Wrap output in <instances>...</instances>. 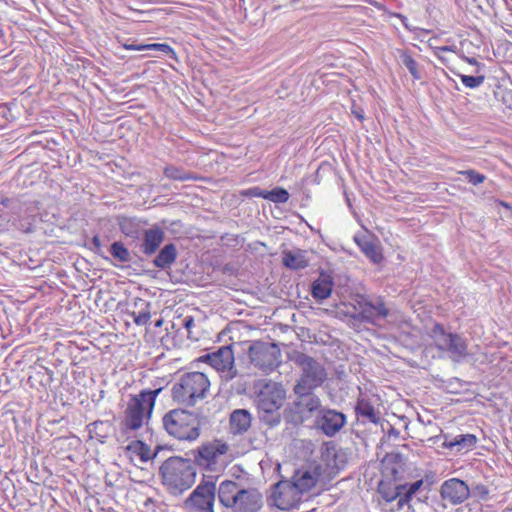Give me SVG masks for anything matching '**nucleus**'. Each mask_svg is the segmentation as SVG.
<instances>
[{"mask_svg": "<svg viewBox=\"0 0 512 512\" xmlns=\"http://www.w3.org/2000/svg\"><path fill=\"white\" fill-rule=\"evenodd\" d=\"M389 15L391 17H396V18H399L402 22V24L404 25V27L409 30V31H413L415 30V28H413L412 26L409 25L408 23V19L406 16L400 14V13H396V12H389Z\"/></svg>", "mask_w": 512, "mask_h": 512, "instance_id": "58836bf2", "label": "nucleus"}, {"mask_svg": "<svg viewBox=\"0 0 512 512\" xmlns=\"http://www.w3.org/2000/svg\"><path fill=\"white\" fill-rule=\"evenodd\" d=\"M460 79L462 84L467 88H478L484 83L485 77L483 75L480 76H470V75H460Z\"/></svg>", "mask_w": 512, "mask_h": 512, "instance_id": "f704fd0d", "label": "nucleus"}, {"mask_svg": "<svg viewBox=\"0 0 512 512\" xmlns=\"http://www.w3.org/2000/svg\"><path fill=\"white\" fill-rule=\"evenodd\" d=\"M266 193H267V190H263L259 187H252V188L247 189L244 192V195L250 196V197H261L263 199H266Z\"/></svg>", "mask_w": 512, "mask_h": 512, "instance_id": "e433bc0d", "label": "nucleus"}, {"mask_svg": "<svg viewBox=\"0 0 512 512\" xmlns=\"http://www.w3.org/2000/svg\"><path fill=\"white\" fill-rule=\"evenodd\" d=\"M162 387L144 389L139 394L130 397L125 410L122 427L125 431H137L151 417L157 396Z\"/></svg>", "mask_w": 512, "mask_h": 512, "instance_id": "20e7f679", "label": "nucleus"}, {"mask_svg": "<svg viewBox=\"0 0 512 512\" xmlns=\"http://www.w3.org/2000/svg\"><path fill=\"white\" fill-rule=\"evenodd\" d=\"M110 252L120 262H129L131 260L130 252L121 242H114L111 245Z\"/></svg>", "mask_w": 512, "mask_h": 512, "instance_id": "2f4dec72", "label": "nucleus"}, {"mask_svg": "<svg viewBox=\"0 0 512 512\" xmlns=\"http://www.w3.org/2000/svg\"><path fill=\"white\" fill-rule=\"evenodd\" d=\"M183 326L188 331V334H190L191 328L195 325L194 319L191 316H186L183 319Z\"/></svg>", "mask_w": 512, "mask_h": 512, "instance_id": "79ce46f5", "label": "nucleus"}, {"mask_svg": "<svg viewBox=\"0 0 512 512\" xmlns=\"http://www.w3.org/2000/svg\"><path fill=\"white\" fill-rule=\"evenodd\" d=\"M302 397L303 399L301 403L306 410H308L309 412L321 410V401L317 396L312 395L310 392L309 394L304 395Z\"/></svg>", "mask_w": 512, "mask_h": 512, "instance_id": "72a5a7b5", "label": "nucleus"}, {"mask_svg": "<svg viewBox=\"0 0 512 512\" xmlns=\"http://www.w3.org/2000/svg\"><path fill=\"white\" fill-rule=\"evenodd\" d=\"M422 485H423L422 479L417 480L411 484L401 485L402 487H404V489L402 492L403 495L398 502V507L405 508L407 506L409 508L410 507L409 502H410L412 496L422 487Z\"/></svg>", "mask_w": 512, "mask_h": 512, "instance_id": "c85d7f7f", "label": "nucleus"}, {"mask_svg": "<svg viewBox=\"0 0 512 512\" xmlns=\"http://www.w3.org/2000/svg\"><path fill=\"white\" fill-rule=\"evenodd\" d=\"M150 319L149 312H140L134 319L137 325H145Z\"/></svg>", "mask_w": 512, "mask_h": 512, "instance_id": "ea45409f", "label": "nucleus"}, {"mask_svg": "<svg viewBox=\"0 0 512 512\" xmlns=\"http://www.w3.org/2000/svg\"><path fill=\"white\" fill-rule=\"evenodd\" d=\"M290 359L301 369V376L294 387V392L298 396L309 394L326 380V369L311 356L295 351Z\"/></svg>", "mask_w": 512, "mask_h": 512, "instance_id": "39448f33", "label": "nucleus"}, {"mask_svg": "<svg viewBox=\"0 0 512 512\" xmlns=\"http://www.w3.org/2000/svg\"><path fill=\"white\" fill-rule=\"evenodd\" d=\"M163 484L173 495L182 494L195 483L196 471L187 459H167L160 467Z\"/></svg>", "mask_w": 512, "mask_h": 512, "instance_id": "7ed1b4c3", "label": "nucleus"}, {"mask_svg": "<svg viewBox=\"0 0 512 512\" xmlns=\"http://www.w3.org/2000/svg\"><path fill=\"white\" fill-rule=\"evenodd\" d=\"M400 60L401 63L409 70L414 79L418 80L421 78V74L418 70V65L410 54H408L405 51H401Z\"/></svg>", "mask_w": 512, "mask_h": 512, "instance_id": "7c9ffc66", "label": "nucleus"}, {"mask_svg": "<svg viewBox=\"0 0 512 512\" xmlns=\"http://www.w3.org/2000/svg\"><path fill=\"white\" fill-rule=\"evenodd\" d=\"M141 458H142L143 461H147L149 459V457L148 456H144V454H141Z\"/></svg>", "mask_w": 512, "mask_h": 512, "instance_id": "8fccbe9b", "label": "nucleus"}, {"mask_svg": "<svg viewBox=\"0 0 512 512\" xmlns=\"http://www.w3.org/2000/svg\"><path fill=\"white\" fill-rule=\"evenodd\" d=\"M460 174L464 175L469 183L473 185H478L480 183H483L485 180V176L483 174L478 173L475 170H465L461 171Z\"/></svg>", "mask_w": 512, "mask_h": 512, "instance_id": "c9c22d12", "label": "nucleus"}, {"mask_svg": "<svg viewBox=\"0 0 512 512\" xmlns=\"http://www.w3.org/2000/svg\"><path fill=\"white\" fill-rule=\"evenodd\" d=\"M233 512H259L264 501L262 494L255 488H243Z\"/></svg>", "mask_w": 512, "mask_h": 512, "instance_id": "a211bd4d", "label": "nucleus"}, {"mask_svg": "<svg viewBox=\"0 0 512 512\" xmlns=\"http://www.w3.org/2000/svg\"><path fill=\"white\" fill-rule=\"evenodd\" d=\"M477 443V437L474 434H459L450 440L445 437V446L454 449L456 452H467L472 450Z\"/></svg>", "mask_w": 512, "mask_h": 512, "instance_id": "412c9836", "label": "nucleus"}, {"mask_svg": "<svg viewBox=\"0 0 512 512\" xmlns=\"http://www.w3.org/2000/svg\"><path fill=\"white\" fill-rule=\"evenodd\" d=\"M402 495H400L399 497H397V499H395V502L389 506H383V510L385 512H397V511H400L402 510L403 508H399L398 507V502L399 500L401 499Z\"/></svg>", "mask_w": 512, "mask_h": 512, "instance_id": "a19ab883", "label": "nucleus"}, {"mask_svg": "<svg viewBox=\"0 0 512 512\" xmlns=\"http://www.w3.org/2000/svg\"><path fill=\"white\" fill-rule=\"evenodd\" d=\"M404 487L400 485H396L392 487L390 484L385 482H380L378 486V493L380 496L379 503L383 506H389L395 502V499L400 495H403Z\"/></svg>", "mask_w": 512, "mask_h": 512, "instance_id": "393cba45", "label": "nucleus"}, {"mask_svg": "<svg viewBox=\"0 0 512 512\" xmlns=\"http://www.w3.org/2000/svg\"><path fill=\"white\" fill-rule=\"evenodd\" d=\"M248 356L251 364L264 373H270L281 363V352L276 344L255 341L249 345Z\"/></svg>", "mask_w": 512, "mask_h": 512, "instance_id": "6e6552de", "label": "nucleus"}, {"mask_svg": "<svg viewBox=\"0 0 512 512\" xmlns=\"http://www.w3.org/2000/svg\"><path fill=\"white\" fill-rule=\"evenodd\" d=\"M211 383L203 372H186L180 375L172 388V398L180 405L193 407L207 397Z\"/></svg>", "mask_w": 512, "mask_h": 512, "instance_id": "f257e3e1", "label": "nucleus"}, {"mask_svg": "<svg viewBox=\"0 0 512 512\" xmlns=\"http://www.w3.org/2000/svg\"><path fill=\"white\" fill-rule=\"evenodd\" d=\"M300 0H292L293 3H298Z\"/></svg>", "mask_w": 512, "mask_h": 512, "instance_id": "603ef678", "label": "nucleus"}, {"mask_svg": "<svg viewBox=\"0 0 512 512\" xmlns=\"http://www.w3.org/2000/svg\"><path fill=\"white\" fill-rule=\"evenodd\" d=\"M163 239L164 232L159 227H152L146 230L141 245L143 253L146 255L154 254L163 242Z\"/></svg>", "mask_w": 512, "mask_h": 512, "instance_id": "6ab92c4d", "label": "nucleus"}, {"mask_svg": "<svg viewBox=\"0 0 512 512\" xmlns=\"http://www.w3.org/2000/svg\"><path fill=\"white\" fill-rule=\"evenodd\" d=\"M389 314L388 308L382 299L377 298L374 301L363 299L358 302V318L373 325H380Z\"/></svg>", "mask_w": 512, "mask_h": 512, "instance_id": "4468645a", "label": "nucleus"}, {"mask_svg": "<svg viewBox=\"0 0 512 512\" xmlns=\"http://www.w3.org/2000/svg\"><path fill=\"white\" fill-rule=\"evenodd\" d=\"M106 425H107V423L102 422V421L94 422V423L91 424L92 429H90V432L96 431L97 429L102 428V427H104Z\"/></svg>", "mask_w": 512, "mask_h": 512, "instance_id": "c03bdc74", "label": "nucleus"}, {"mask_svg": "<svg viewBox=\"0 0 512 512\" xmlns=\"http://www.w3.org/2000/svg\"><path fill=\"white\" fill-rule=\"evenodd\" d=\"M289 199V193L284 188L277 187L273 190L268 191L266 193V200L272 201L274 203H285Z\"/></svg>", "mask_w": 512, "mask_h": 512, "instance_id": "473e14b6", "label": "nucleus"}, {"mask_svg": "<svg viewBox=\"0 0 512 512\" xmlns=\"http://www.w3.org/2000/svg\"><path fill=\"white\" fill-rule=\"evenodd\" d=\"M356 413L358 417L371 423L377 424L379 422V413L376 411L372 403L365 398L358 399Z\"/></svg>", "mask_w": 512, "mask_h": 512, "instance_id": "a878e982", "label": "nucleus"}, {"mask_svg": "<svg viewBox=\"0 0 512 512\" xmlns=\"http://www.w3.org/2000/svg\"><path fill=\"white\" fill-rule=\"evenodd\" d=\"M397 470L395 468L392 469V474L396 476Z\"/></svg>", "mask_w": 512, "mask_h": 512, "instance_id": "3c124183", "label": "nucleus"}, {"mask_svg": "<svg viewBox=\"0 0 512 512\" xmlns=\"http://www.w3.org/2000/svg\"><path fill=\"white\" fill-rule=\"evenodd\" d=\"M429 335L436 348L449 353L454 362H460L468 355L467 341L458 334L446 332L440 324H435Z\"/></svg>", "mask_w": 512, "mask_h": 512, "instance_id": "0eeeda50", "label": "nucleus"}, {"mask_svg": "<svg viewBox=\"0 0 512 512\" xmlns=\"http://www.w3.org/2000/svg\"><path fill=\"white\" fill-rule=\"evenodd\" d=\"M357 244L361 248L362 252L373 262L380 263L383 259L382 253L379 247L372 241L363 239H356Z\"/></svg>", "mask_w": 512, "mask_h": 512, "instance_id": "cd10ccee", "label": "nucleus"}, {"mask_svg": "<svg viewBox=\"0 0 512 512\" xmlns=\"http://www.w3.org/2000/svg\"><path fill=\"white\" fill-rule=\"evenodd\" d=\"M439 493L443 502L456 506L464 503L469 498L470 489L463 480L450 478L441 484Z\"/></svg>", "mask_w": 512, "mask_h": 512, "instance_id": "ddd939ff", "label": "nucleus"}, {"mask_svg": "<svg viewBox=\"0 0 512 512\" xmlns=\"http://www.w3.org/2000/svg\"><path fill=\"white\" fill-rule=\"evenodd\" d=\"M259 385L256 395L259 419L270 427H275L281 422L280 408L285 400L286 391L281 384L273 381H263Z\"/></svg>", "mask_w": 512, "mask_h": 512, "instance_id": "f03ea898", "label": "nucleus"}, {"mask_svg": "<svg viewBox=\"0 0 512 512\" xmlns=\"http://www.w3.org/2000/svg\"><path fill=\"white\" fill-rule=\"evenodd\" d=\"M356 114V117L360 120L363 119V115L361 113H355Z\"/></svg>", "mask_w": 512, "mask_h": 512, "instance_id": "09e8293b", "label": "nucleus"}, {"mask_svg": "<svg viewBox=\"0 0 512 512\" xmlns=\"http://www.w3.org/2000/svg\"><path fill=\"white\" fill-rule=\"evenodd\" d=\"M302 495L292 481L282 480L274 486L271 498L279 509L290 510L300 503Z\"/></svg>", "mask_w": 512, "mask_h": 512, "instance_id": "9b49d317", "label": "nucleus"}, {"mask_svg": "<svg viewBox=\"0 0 512 512\" xmlns=\"http://www.w3.org/2000/svg\"><path fill=\"white\" fill-rule=\"evenodd\" d=\"M333 289V281L330 275L321 273L318 279L312 283V296L317 301L327 299Z\"/></svg>", "mask_w": 512, "mask_h": 512, "instance_id": "4be33fe9", "label": "nucleus"}, {"mask_svg": "<svg viewBox=\"0 0 512 512\" xmlns=\"http://www.w3.org/2000/svg\"><path fill=\"white\" fill-rule=\"evenodd\" d=\"M323 473V466L317 462H310L297 469L291 481L304 494L311 491L320 481Z\"/></svg>", "mask_w": 512, "mask_h": 512, "instance_id": "f8f14e48", "label": "nucleus"}, {"mask_svg": "<svg viewBox=\"0 0 512 512\" xmlns=\"http://www.w3.org/2000/svg\"><path fill=\"white\" fill-rule=\"evenodd\" d=\"M163 426L169 435L178 440L195 441L200 436V419L186 410L174 409L166 413Z\"/></svg>", "mask_w": 512, "mask_h": 512, "instance_id": "423d86ee", "label": "nucleus"}, {"mask_svg": "<svg viewBox=\"0 0 512 512\" xmlns=\"http://www.w3.org/2000/svg\"><path fill=\"white\" fill-rule=\"evenodd\" d=\"M499 203H500L501 206H503V207H505L507 209H511V206L508 203L503 202V201H500Z\"/></svg>", "mask_w": 512, "mask_h": 512, "instance_id": "de8ad7c7", "label": "nucleus"}, {"mask_svg": "<svg viewBox=\"0 0 512 512\" xmlns=\"http://www.w3.org/2000/svg\"><path fill=\"white\" fill-rule=\"evenodd\" d=\"M117 223L121 232L130 238L137 239L140 236L142 230V223L135 217L118 216Z\"/></svg>", "mask_w": 512, "mask_h": 512, "instance_id": "b1692460", "label": "nucleus"}, {"mask_svg": "<svg viewBox=\"0 0 512 512\" xmlns=\"http://www.w3.org/2000/svg\"><path fill=\"white\" fill-rule=\"evenodd\" d=\"M176 256L177 251L175 245L167 244L160 250L154 259V265L158 268L165 269L174 263Z\"/></svg>", "mask_w": 512, "mask_h": 512, "instance_id": "bb28decb", "label": "nucleus"}, {"mask_svg": "<svg viewBox=\"0 0 512 512\" xmlns=\"http://www.w3.org/2000/svg\"><path fill=\"white\" fill-rule=\"evenodd\" d=\"M345 423L346 417L341 412L330 409H321L319 411L317 424L322 432L329 437L339 432Z\"/></svg>", "mask_w": 512, "mask_h": 512, "instance_id": "dca6fc26", "label": "nucleus"}, {"mask_svg": "<svg viewBox=\"0 0 512 512\" xmlns=\"http://www.w3.org/2000/svg\"><path fill=\"white\" fill-rule=\"evenodd\" d=\"M92 243L97 250H99L102 246L99 236H94L92 238Z\"/></svg>", "mask_w": 512, "mask_h": 512, "instance_id": "a18cd8bd", "label": "nucleus"}, {"mask_svg": "<svg viewBox=\"0 0 512 512\" xmlns=\"http://www.w3.org/2000/svg\"><path fill=\"white\" fill-rule=\"evenodd\" d=\"M467 62L472 64V65H477L478 64L477 60L474 59V58H467Z\"/></svg>", "mask_w": 512, "mask_h": 512, "instance_id": "49530a36", "label": "nucleus"}, {"mask_svg": "<svg viewBox=\"0 0 512 512\" xmlns=\"http://www.w3.org/2000/svg\"><path fill=\"white\" fill-rule=\"evenodd\" d=\"M243 486L231 480L222 481L218 487L219 502L232 512L237 507L238 499L243 491Z\"/></svg>", "mask_w": 512, "mask_h": 512, "instance_id": "f3484780", "label": "nucleus"}, {"mask_svg": "<svg viewBox=\"0 0 512 512\" xmlns=\"http://www.w3.org/2000/svg\"><path fill=\"white\" fill-rule=\"evenodd\" d=\"M251 426V415L247 410H235L230 416V427L234 434H242Z\"/></svg>", "mask_w": 512, "mask_h": 512, "instance_id": "5701e85b", "label": "nucleus"}, {"mask_svg": "<svg viewBox=\"0 0 512 512\" xmlns=\"http://www.w3.org/2000/svg\"><path fill=\"white\" fill-rule=\"evenodd\" d=\"M163 173L167 178L172 180L186 181L194 179V177L189 172L173 165L166 166L163 170Z\"/></svg>", "mask_w": 512, "mask_h": 512, "instance_id": "c756f323", "label": "nucleus"}, {"mask_svg": "<svg viewBox=\"0 0 512 512\" xmlns=\"http://www.w3.org/2000/svg\"><path fill=\"white\" fill-rule=\"evenodd\" d=\"M124 48L127 49V50H135V51H144V50H146L145 45L125 44Z\"/></svg>", "mask_w": 512, "mask_h": 512, "instance_id": "37998d69", "label": "nucleus"}, {"mask_svg": "<svg viewBox=\"0 0 512 512\" xmlns=\"http://www.w3.org/2000/svg\"><path fill=\"white\" fill-rule=\"evenodd\" d=\"M145 47H146V50H157V51H161L163 53H168V52L172 51L171 47L168 44H164V43L146 44Z\"/></svg>", "mask_w": 512, "mask_h": 512, "instance_id": "4c0bfd02", "label": "nucleus"}, {"mask_svg": "<svg viewBox=\"0 0 512 512\" xmlns=\"http://www.w3.org/2000/svg\"><path fill=\"white\" fill-rule=\"evenodd\" d=\"M283 264L292 270L304 269L309 264L307 252L301 249H293L283 252Z\"/></svg>", "mask_w": 512, "mask_h": 512, "instance_id": "aec40b11", "label": "nucleus"}, {"mask_svg": "<svg viewBox=\"0 0 512 512\" xmlns=\"http://www.w3.org/2000/svg\"><path fill=\"white\" fill-rule=\"evenodd\" d=\"M202 361L209 363L225 381H230L237 375L234 366V353L231 346H222L217 351L208 353L200 358Z\"/></svg>", "mask_w": 512, "mask_h": 512, "instance_id": "1a4fd4ad", "label": "nucleus"}, {"mask_svg": "<svg viewBox=\"0 0 512 512\" xmlns=\"http://www.w3.org/2000/svg\"><path fill=\"white\" fill-rule=\"evenodd\" d=\"M228 450V444L217 439L200 446L196 460L200 465L212 470L214 469L213 466L217 464L218 458L225 455Z\"/></svg>", "mask_w": 512, "mask_h": 512, "instance_id": "2eb2a0df", "label": "nucleus"}, {"mask_svg": "<svg viewBox=\"0 0 512 512\" xmlns=\"http://www.w3.org/2000/svg\"><path fill=\"white\" fill-rule=\"evenodd\" d=\"M216 486L214 482L199 484L185 501V507L193 512H214Z\"/></svg>", "mask_w": 512, "mask_h": 512, "instance_id": "9d476101", "label": "nucleus"}]
</instances>
